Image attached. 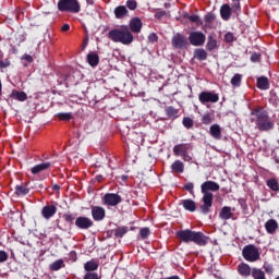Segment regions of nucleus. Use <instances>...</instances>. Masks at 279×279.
Instances as JSON below:
<instances>
[{
	"label": "nucleus",
	"instance_id": "obj_1",
	"mask_svg": "<svg viewBox=\"0 0 279 279\" xmlns=\"http://www.w3.org/2000/svg\"><path fill=\"white\" fill-rule=\"evenodd\" d=\"M220 186L215 181H206L201 185V191L203 193V205L201 206V210L204 215H208L210 213V208H213V193L210 191L216 192L219 191Z\"/></svg>",
	"mask_w": 279,
	"mask_h": 279
},
{
	"label": "nucleus",
	"instance_id": "obj_2",
	"mask_svg": "<svg viewBox=\"0 0 279 279\" xmlns=\"http://www.w3.org/2000/svg\"><path fill=\"white\" fill-rule=\"evenodd\" d=\"M251 121L256 124L260 132H269V130L274 129V121L269 119L267 111L263 109L253 110Z\"/></svg>",
	"mask_w": 279,
	"mask_h": 279
},
{
	"label": "nucleus",
	"instance_id": "obj_3",
	"mask_svg": "<svg viewBox=\"0 0 279 279\" xmlns=\"http://www.w3.org/2000/svg\"><path fill=\"white\" fill-rule=\"evenodd\" d=\"M108 38L112 40V43H121V45H132V43H134V35H132L128 26L111 29L108 33Z\"/></svg>",
	"mask_w": 279,
	"mask_h": 279
},
{
	"label": "nucleus",
	"instance_id": "obj_4",
	"mask_svg": "<svg viewBox=\"0 0 279 279\" xmlns=\"http://www.w3.org/2000/svg\"><path fill=\"white\" fill-rule=\"evenodd\" d=\"M177 235L184 243H190V241H192L193 243H196V245H206V243H208V238H206V235H204V233L202 232L183 230V231H179Z\"/></svg>",
	"mask_w": 279,
	"mask_h": 279
},
{
	"label": "nucleus",
	"instance_id": "obj_5",
	"mask_svg": "<svg viewBox=\"0 0 279 279\" xmlns=\"http://www.w3.org/2000/svg\"><path fill=\"white\" fill-rule=\"evenodd\" d=\"M242 256L247 260V263H256L260 259V252L254 246V244H248L242 250Z\"/></svg>",
	"mask_w": 279,
	"mask_h": 279
},
{
	"label": "nucleus",
	"instance_id": "obj_6",
	"mask_svg": "<svg viewBox=\"0 0 279 279\" xmlns=\"http://www.w3.org/2000/svg\"><path fill=\"white\" fill-rule=\"evenodd\" d=\"M58 8L61 12H80V2L77 0H60Z\"/></svg>",
	"mask_w": 279,
	"mask_h": 279
},
{
	"label": "nucleus",
	"instance_id": "obj_7",
	"mask_svg": "<svg viewBox=\"0 0 279 279\" xmlns=\"http://www.w3.org/2000/svg\"><path fill=\"white\" fill-rule=\"evenodd\" d=\"M191 151V145L189 144H178L173 147V154L175 156H182L185 162H191L193 158L189 154Z\"/></svg>",
	"mask_w": 279,
	"mask_h": 279
},
{
	"label": "nucleus",
	"instance_id": "obj_8",
	"mask_svg": "<svg viewBox=\"0 0 279 279\" xmlns=\"http://www.w3.org/2000/svg\"><path fill=\"white\" fill-rule=\"evenodd\" d=\"M189 40L193 47H202V45L206 43V35H204L202 32H192Z\"/></svg>",
	"mask_w": 279,
	"mask_h": 279
},
{
	"label": "nucleus",
	"instance_id": "obj_9",
	"mask_svg": "<svg viewBox=\"0 0 279 279\" xmlns=\"http://www.w3.org/2000/svg\"><path fill=\"white\" fill-rule=\"evenodd\" d=\"M198 99L201 104H217L219 95L211 92H203L199 94Z\"/></svg>",
	"mask_w": 279,
	"mask_h": 279
},
{
	"label": "nucleus",
	"instance_id": "obj_10",
	"mask_svg": "<svg viewBox=\"0 0 279 279\" xmlns=\"http://www.w3.org/2000/svg\"><path fill=\"white\" fill-rule=\"evenodd\" d=\"M104 204L106 206H119V204H121V197L119 196V194H106L104 196Z\"/></svg>",
	"mask_w": 279,
	"mask_h": 279
},
{
	"label": "nucleus",
	"instance_id": "obj_11",
	"mask_svg": "<svg viewBox=\"0 0 279 279\" xmlns=\"http://www.w3.org/2000/svg\"><path fill=\"white\" fill-rule=\"evenodd\" d=\"M189 45V41H186V37H184L181 34H177L172 37V46L175 49H184Z\"/></svg>",
	"mask_w": 279,
	"mask_h": 279
},
{
	"label": "nucleus",
	"instance_id": "obj_12",
	"mask_svg": "<svg viewBox=\"0 0 279 279\" xmlns=\"http://www.w3.org/2000/svg\"><path fill=\"white\" fill-rule=\"evenodd\" d=\"M75 226H77L81 230H88V228H93V220L87 217H78L75 220Z\"/></svg>",
	"mask_w": 279,
	"mask_h": 279
},
{
	"label": "nucleus",
	"instance_id": "obj_13",
	"mask_svg": "<svg viewBox=\"0 0 279 279\" xmlns=\"http://www.w3.org/2000/svg\"><path fill=\"white\" fill-rule=\"evenodd\" d=\"M92 216L95 221H102L106 217V209H104V207L94 206L92 207Z\"/></svg>",
	"mask_w": 279,
	"mask_h": 279
},
{
	"label": "nucleus",
	"instance_id": "obj_14",
	"mask_svg": "<svg viewBox=\"0 0 279 279\" xmlns=\"http://www.w3.org/2000/svg\"><path fill=\"white\" fill-rule=\"evenodd\" d=\"M56 213H58V208L56 207V205H48L41 210L44 219H51V217H53Z\"/></svg>",
	"mask_w": 279,
	"mask_h": 279
},
{
	"label": "nucleus",
	"instance_id": "obj_15",
	"mask_svg": "<svg viewBox=\"0 0 279 279\" xmlns=\"http://www.w3.org/2000/svg\"><path fill=\"white\" fill-rule=\"evenodd\" d=\"M143 28V22L138 17H134L130 21V29L133 32V34L141 33V29Z\"/></svg>",
	"mask_w": 279,
	"mask_h": 279
},
{
	"label": "nucleus",
	"instance_id": "obj_16",
	"mask_svg": "<svg viewBox=\"0 0 279 279\" xmlns=\"http://www.w3.org/2000/svg\"><path fill=\"white\" fill-rule=\"evenodd\" d=\"M265 229L268 234H275L276 230H278V221L275 219H269L265 223Z\"/></svg>",
	"mask_w": 279,
	"mask_h": 279
},
{
	"label": "nucleus",
	"instance_id": "obj_17",
	"mask_svg": "<svg viewBox=\"0 0 279 279\" xmlns=\"http://www.w3.org/2000/svg\"><path fill=\"white\" fill-rule=\"evenodd\" d=\"M220 15L223 21H230V16H232V9L228 4H223L220 8Z\"/></svg>",
	"mask_w": 279,
	"mask_h": 279
},
{
	"label": "nucleus",
	"instance_id": "obj_18",
	"mask_svg": "<svg viewBox=\"0 0 279 279\" xmlns=\"http://www.w3.org/2000/svg\"><path fill=\"white\" fill-rule=\"evenodd\" d=\"M209 134L213 138H216V141H221V126H219V124H213L209 129Z\"/></svg>",
	"mask_w": 279,
	"mask_h": 279
},
{
	"label": "nucleus",
	"instance_id": "obj_19",
	"mask_svg": "<svg viewBox=\"0 0 279 279\" xmlns=\"http://www.w3.org/2000/svg\"><path fill=\"white\" fill-rule=\"evenodd\" d=\"M49 167H51V162H43L39 165H36L32 168V173L34 175L40 173L41 171H47V169H49Z\"/></svg>",
	"mask_w": 279,
	"mask_h": 279
},
{
	"label": "nucleus",
	"instance_id": "obj_20",
	"mask_svg": "<svg viewBox=\"0 0 279 279\" xmlns=\"http://www.w3.org/2000/svg\"><path fill=\"white\" fill-rule=\"evenodd\" d=\"M182 206L185 210H189L190 213H195V210H197V205L193 202V199H183Z\"/></svg>",
	"mask_w": 279,
	"mask_h": 279
},
{
	"label": "nucleus",
	"instance_id": "obj_21",
	"mask_svg": "<svg viewBox=\"0 0 279 279\" xmlns=\"http://www.w3.org/2000/svg\"><path fill=\"white\" fill-rule=\"evenodd\" d=\"M238 271L241 276H244V278H247L252 275V268L247 264H240L238 267Z\"/></svg>",
	"mask_w": 279,
	"mask_h": 279
},
{
	"label": "nucleus",
	"instance_id": "obj_22",
	"mask_svg": "<svg viewBox=\"0 0 279 279\" xmlns=\"http://www.w3.org/2000/svg\"><path fill=\"white\" fill-rule=\"evenodd\" d=\"M219 217L225 221H228V219H232V208L228 206L222 207V209L220 210Z\"/></svg>",
	"mask_w": 279,
	"mask_h": 279
},
{
	"label": "nucleus",
	"instance_id": "obj_23",
	"mask_svg": "<svg viewBox=\"0 0 279 279\" xmlns=\"http://www.w3.org/2000/svg\"><path fill=\"white\" fill-rule=\"evenodd\" d=\"M257 86L260 90H269V78L260 76L257 78Z\"/></svg>",
	"mask_w": 279,
	"mask_h": 279
},
{
	"label": "nucleus",
	"instance_id": "obj_24",
	"mask_svg": "<svg viewBox=\"0 0 279 279\" xmlns=\"http://www.w3.org/2000/svg\"><path fill=\"white\" fill-rule=\"evenodd\" d=\"M171 169L174 173H184V162L180 161V160H175L172 165H171Z\"/></svg>",
	"mask_w": 279,
	"mask_h": 279
},
{
	"label": "nucleus",
	"instance_id": "obj_25",
	"mask_svg": "<svg viewBox=\"0 0 279 279\" xmlns=\"http://www.w3.org/2000/svg\"><path fill=\"white\" fill-rule=\"evenodd\" d=\"M128 14V8L120 5L114 9V15L117 19H124Z\"/></svg>",
	"mask_w": 279,
	"mask_h": 279
},
{
	"label": "nucleus",
	"instance_id": "obj_26",
	"mask_svg": "<svg viewBox=\"0 0 279 279\" xmlns=\"http://www.w3.org/2000/svg\"><path fill=\"white\" fill-rule=\"evenodd\" d=\"M87 62L90 66H97L99 64V56L97 53L87 54Z\"/></svg>",
	"mask_w": 279,
	"mask_h": 279
},
{
	"label": "nucleus",
	"instance_id": "obj_27",
	"mask_svg": "<svg viewBox=\"0 0 279 279\" xmlns=\"http://www.w3.org/2000/svg\"><path fill=\"white\" fill-rule=\"evenodd\" d=\"M62 267H64V260L58 259V260L53 262L52 264H50L49 269H50V271H60V269H62Z\"/></svg>",
	"mask_w": 279,
	"mask_h": 279
},
{
	"label": "nucleus",
	"instance_id": "obj_28",
	"mask_svg": "<svg viewBox=\"0 0 279 279\" xmlns=\"http://www.w3.org/2000/svg\"><path fill=\"white\" fill-rule=\"evenodd\" d=\"M29 193V187L25 185H16L15 186V194L22 197L23 195H27Z\"/></svg>",
	"mask_w": 279,
	"mask_h": 279
},
{
	"label": "nucleus",
	"instance_id": "obj_29",
	"mask_svg": "<svg viewBox=\"0 0 279 279\" xmlns=\"http://www.w3.org/2000/svg\"><path fill=\"white\" fill-rule=\"evenodd\" d=\"M194 58L197 60H206L208 58V53L204 49H196L194 51Z\"/></svg>",
	"mask_w": 279,
	"mask_h": 279
},
{
	"label": "nucleus",
	"instance_id": "obj_30",
	"mask_svg": "<svg viewBox=\"0 0 279 279\" xmlns=\"http://www.w3.org/2000/svg\"><path fill=\"white\" fill-rule=\"evenodd\" d=\"M242 80L243 75L234 74L233 77L231 78V85L233 86V88H239V86H241Z\"/></svg>",
	"mask_w": 279,
	"mask_h": 279
},
{
	"label": "nucleus",
	"instance_id": "obj_31",
	"mask_svg": "<svg viewBox=\"0 0 279 279\" xmlns=\"http://www.w3.org/2000/svg\"><path fill=\"white\" fill-rule=\"evenodd\" d=\"M266 184H267L268 187H270L271 191H275V192L279 191L278 180L268 179Z\"/></svg>",
	"mask_w": 279,
	"mask_h": 279
},
{
	"label": "nucleus",
	"instance_id": "obj_32",
	"mask_svg": "<svg viewBox=\"0 0 279 279\" xmlns=\"http://www.w3.org/2000/svg\"><path fill=\"white\" fill-rule=\"evenodd\" d=\"M252 276L254 279H267L265 272L262 269L253 268Z\"/></svg>",
	"mask_w": 279,
	"mask_h": 279
},
{
	"label": "nucleus",
	"instance_id": "obj_33",
	"mask_svg": "<svg viewBox=\"0 0 279 279\" xmlns=\"http://www.w3.org/2000/svg\"><path fill=\"white\" fill-rule=\"evenodd\" d=\"M206 47L208 51H214V49L217 47V39L209 36Z\"/></svg>",
	"mask_w": 279,
	"mask_h": 279
},
{
	"label": "nucleus",
	"instance_id": "obj_34",
	"mask_svg": "<svg viewBox=\"0 0 279 279\" xmlns=\"http://www.w3.org/2000/svg\"><path fill=\"white\" fill-rule=\"evenodd\" d=\"M99 267V265L95 262H87L85 264V270L86 271H95Z\"/></svg>",
	"mask_w": 279,
	"mask_h": 279
},
{
	"label": "nucleus",
	"instance_id": "obj_35",
	"mask_svg": "<svg viewBox=\"0 0 279 279\" xmlns=\"http://www.w3.org/2000/svg\"><path fill=\"white\" fill-rule=\"evenodd\" d=\"M13 95L19 99V101H25V99H27V94H25V92H15Z\"/></svg>",
	"mask_w": 279,
	"mask_h": 279
},
{
	"label": "nucleus",
	"instance_id": "obj_36",
	"mask_svg": "<svg viewBox=\"0 0 279 279\" xmlns=\"http://www.w3.org/2000/svg\"><path fill=\"white\" fill-rule=\"evenodd\" d=\"M166 112H167L168 117H173V118L178 117V109H175L173 107H168L166 109Z\"/></svg>",
	"mask_w": 279,
	"mask_h": 279
},
{
	"label": "nucleus",
	"instance_id": "obj_37",
	"mask_svg": "<svg viewBox=\"0 0 279 279\" xmlns=\"http://www.w3.org/2000/svg\"><path fill=\"white\" fill-rule=\"evenodd\" d=\"M60 121H71L73 116L71 113H58Z\"/></svg>",
	"mask_w": 279,
	"mask_h": 279
},
{
	"label": "nucleus",
	"instance_id": "obj_38",
	"mask_svg": "<svg viewBox=\"0 0 279 279\" xmlns=\"http://www.w3.org/2000/svg\"><path fill=\"white\" fill-rule=\"evenodd\" d=\"M187 19L191 23H196L197 25L202 24V20H199L197 15H189Z\"/></svg>",
	"mask_w": 279,
	"mask_h": 279
},
{
	"label": "nucleus",
	"instance_id": "obj_39",
	"mask_svg": "<svg viewBox=\"0 0 279 279\" xmlns=\"http://www.w3.org/2000/svg\"><path fill=\"white\" fill-rule=\"evenodd\" d=\"M140 234L142 239H147V236H149V228H142L140 230Z\"/></svg>",
	"mask_w": 279,
	"mask_h": 279
},
{
	"label": "nucleus",
	"instance_id": "obj_40",
	"mask_svg": "<svg viewBox=\"0 0 279 279\" xmlns=\"http://www.w3.org/2000/svg\"><path fill=\"white\" fill-rule=\"evenodd\" d=\"M183 125L184 128H193V120L191 118H184L183 119Z\"/></svg>",
	"mask_w": 279,
	"mask_h": 279
},
{
	"label": "nucleus",
	"instance_id": "obj_41",
	"mask_svg": "<svg viewBox=\"0 0 279 279\" xmlns=\"http://www.w3.org/2000/svg\"><path fill=\"white\" fill-rule=\"evenodd\" d=\"M211 122H213V119H210V114L203 116V123L205 125H210Z\"/></svg>",
	"mask_w": 279,
	"mask_h": 279
},
{
	"label": "nucleus",
	"instance_id": "obj_42",
	"mask_svg": "<svg viewBox=\"0 0 279 279\" xmlns=\"http://www.w3.org/2000/svg\"><path fill=\"white\" fill-rule=\"evenodd\" d=\"M126 5L129 10H134L135 8H137L136 1L134 0H128Z\"/></svg>",
	"mask_w": 279,
	"mask_h": 279
},
{
	"label": "nucleus",
	"instance_id": "obj_43",
	"mask_svg": "<svg viewBox=\"0 0 279 279\" xmlns=\"http://www.w3.org/2000/svg\"><path fill=\"white\" fill-rule=\"evenodd\" d=\"M264 269L266 274H274V266L271 264H264Z\"/></svg>",
	"mask_w": 279,
	"mask_h": 279
},
{
	"label": "nucleus",
	"instance_id": "obj_44",
	"mask_svg": "<svg viewBox=\"0 0 279 279\" xmlns=\"http://www.w3.org/2000/svg\"><path fill=\"white\" fill-rule=\"evenodd\" d=\"M225 40H226L227 43H232V41L234 40V35H233L232 33H227V34L225 35Z\"/></svg>",
	"mask_w": 279,
	"mask_h": 279
},
{
	"label": "nucleus",
	"instance_id": "obj_45",
	"mask_svg": "<svg viewBox=\"0 0 279 279\" xmlns=\"http://www.w3.org/2000/svg\"><path fill=\"white\" fill-rule=\"evenodd\" d=\"M8 260V253L0 251V263H5Z\"/></svg>",
	"mask_w": 279,
	"mask_h": 279
},
{
	"label": "nucleus",
	"instance_id": "obj_46",
	"mask_svg": "<svg viewBox=\"0 0 279 279\" xmlns=\"http://www.w3.org/2000/svg\"><path fill=\"white\" fill-rule=\"evenodd\" d=\"M84 279H99V276L95 272H87Z\"/></svg>",
	"mask_w": 279,
	"mask_h": 279
},
{
	"label": "nucleus",
	"instance_id": "obj_47",
	"mask_svg": "<svg viewBox=\"0 0 279 279\" xmlns=\"http://www.w3.org/2000/svg\"><path fill=\"white\" fill-rule=\"evenodd\" d=\"M167 15V11L159 10L155 13L156 19H162V16Z\"/></svg>",
	"mask_w": 279,
	"mask_h": 279
},
{
	"label": "nucleus",
	"instance_id": "obj_48",
	"mask_svg": "<svg viewBox=\"0 0 279 279\" xmlns=\"http://www.w3.org/2000/svg\"><path fill=\"white\" fill-rule=\"evenodd\" d=\"M157 40H158V35H156V33H153L148 36L149 43H156Z\"/></svg>",
	"mask_w": 279,
	"mask_h": 279
},
{
	"label": "nucleus",
	"instance_id": "obj_49",
	"mask_svg": "<svg viewBox=\"0 0 279 279\" xmlns=\"http://www.w3.org/2000/svg\"><path fill=\"white\" fill-rule=\"evenodd\" d=\"M184 189H185L186 191L193 193V189H195V185H194L193 183L189 182V183H186V184L184 185Z\"/></svg>",
	"mask_w": 279,
	"mask_h": 279
},
{
	"label": "nucleus",
	"instance_id": "obj_50",
	"mask_svg": "<svg viewBox=\"0 0 279 279\" xmlns=\"http://www.w3.org/2000/svg\"><path fill=\"white\" fill-rule=\"evenodd\" d=\"M126 232H128V229H126V228H119V229L117 230L118 236H123Z\"/></svg>",
	"mask_w": 279,
	"mask_h": 279
},
{
	"label": "nucleus",
	"instance_id": "obj_51",
	"mask_svg": "<svg viewBox=\"0 0 279 279\" xmlns=\"http://www.w3.org/2000/svg\"><path fill=\"white\" fill-rule=\"evenodd\" d=\"M251 60H252L253 62H259V60H260V54H259V53H253V54L251 56Z\"/></svg>",
	"mask_w": 279,
	"mask_h": 279
},
{
	"label": "nucleus",
	"instance_id": "obj_52",
	"mask_svg": "<svg viewBox=\"0 0 279 279\" xmlns=\"http://www.w3.org/2000/svg\"><path fill=\"white\" fill-rule=\"evenodd\" d=\"M22 60H25L26 62H29V63L34 62V58L31 54H24L22 57Z\"/></svg>",
	"mask_w": 279,
	"mask_h": 279
},
{
	"label": "nucleus",
	"instance_id": "obj_53",
	"mask_svg": "<svg viewBox=\"0 0 279 279\" xmlns=\"http://www.w3.org/2000/svg\"><path fill=\"white\" fill-rule=\"evenodd\" d=\"M69 29H71V26L69 24H64L62 26V32H69Z\"/></svg>",
	"mask_w": 279,
	"mask_h": 279
},
{
	"label": "nucleus",
	"instance_id": "obj_54",
	"mask_svg": "<svg viewBox=\"0 0 279 279\" xmlns=\"http://www.w3.org/2000/svg\"><path fill=\"white\" fill-rule=\"evenodd\" d=\"M86 2L88 3V5H93V3H94L93 0H86Z\"/></svg>",
	"mask_w": 279,
	"mask_h": 279
},
{
	"label": "nucleus",
	"instance_id": "obj_55",
	"mask_svg": "<svg viewBox=\"0 0 279 279\" xmlns=\"http://www.w3.org/2000/svg\"><path fill=\"white\" fill-rule=\"evenodd\" d=\"M205 21H210V14H207V15L205 16Z\"/></svg>",
	"mask_w": 279,
	"mask_h": 279
},
{
	"label": "nucleus",
	"instance_id": "obj_56",
	"mask_svg": "<svg viewBox=\"0 0 279 279\" xmlns=\"http://www.w3.org/2000/svg\"><path fill=\"white\" fill-rule=\"evenodd\" d=\"M121 180H123V182H125V180H128V175H122Z\"/></svg>",
	"mask_w": 279,
	"mask_h": 279
},
{
	"label": "nucleus",
	"instance_id": "obj_57",
	"mask_svg": "<svg viewBox=\"0 0 279 279\" xmlns=\"http://www.w3.org/2000/svg\"><path fill=\"white\" fill-rule=\"evenodd\" d=\"M54 191H60V186L54 185Z\"/></svg>",
	"mask_w": 279,
	"mask_h": 279
},
{
	"label": "nucleus",
	"instance_id": "obj_58",
	"mask_svg": "<svg viewBox=\"0 0 279 279\" xmlns=\"http://www.w3.org/2000/svg\"><path fill=\"white\" fill-rule=\"evenodd\" d=\"M235 8H241L240 4H239V2L235 3Z\"/></svg>",
	"mask_w": 279,
	"mask_h": 279
},
{
	"label": "nucleus",
	"instance_id": "obj_59",
	"mask_svg": "<svg viewBox=\"0 0 279 279\" xmlns=\"http://www.w3.org/2000/svg\"><path fill=\"white\" fill-rule=\"evenodd\" d=\"M166 8H169V4H165Z\"/></svg>",
	"mask_w": 279,
	"mask_h": 279
},
{
	"label": "nucleus",
	"instance_id": "obj_60",
	"mask_svg": "<svg viewBox=\"0 0 279 279\" xmlns=\"http://www.w3.org/2000/svg\"><path fill=\"white\" fill-rule=\"evenodd\" d=\"M233 1H239V0H233Z\"/></svg>",
	"mask_w": 279,
	"mask_h": 279
},
{
	"label": "nucleus",
	"instance_id": "obj_61",
	"mask_svg": "<svg viewBox=\"0 0 279 279\" xmlns=\"http://www.w3.org/2000/svg\"><path fill=\"white\" fill-rule=\"evenodd\" d=\"M276 279H279V277H277Z\"/></svg>",
	"mask_w": 279,
	"mask_h": 279
}]
</instances>
